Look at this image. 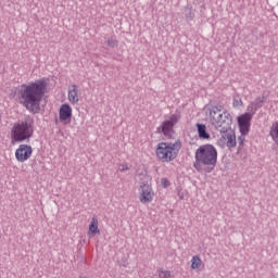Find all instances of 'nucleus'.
<instances>
[{"label": "nucleus", "mask_w": 278, "mask_h": 278, "mask_svg": "<svg viewBox=\"0 0 278 278\" xmlns=\"http://www.w3.org/2000/svg\"><path fill=\"white\" fill-rule=\"evenodd\" d=\"M48 88L49 83L47 78L22 84L17 88L18 102L31 114H38V112H40V103H42Z\"/></svg>", "instance_id": "f257e3e1"}, {"label": "nucleus", "mask_w": 278, "mask_h": 278, "mask_svg": "<svg viewBox=\"0 0 278 278\" xmlns=\"http://www.w3.org/2000/svg\"><path fill=\"white\" fill-rule=\"evenodd\" d=\"M193 167L198 173H212L218 162V150L206 143L195 150Z\"/></svg>", "instance_id": "f03ea898"}, {"label": "nucleus", "mask_w": 278, "mask_h": 278, "mask_svg": "<svg viewBox=\"0 0 278 278\" xmlns=\"http://www.w3.org/2000/svg\"><path fill=\"white\" fill-rule=\"evenodd\" d=\"M34 136V118L27 117L13 124L11 128V142H25Z\"/></svg>", "instance_id": "7ed1b4c3"}, {"label": "nucleus", "mask_w": 278, "mask_h": 278, "mask_svg": "<svg viewBox=\"0 0 278 278\" xmlns=\"http://www.w3.org/2000/svg\"><path fill=\"white\" fill-rule=\"evenodd\" d=\"M210 123L217 131H229L231 129V114L227 111H220L218 108L214 106L208 113Z\"/></svg>", "instance_id": "20e7f679"}, {"label": "nucleus", "mask_w": 278, "mask_h": 278, "mask_svg": "<svg viewBox=\"0 0 278 278\" xmlns=\"http://www.w3.org/2000/svg\"><path fill=\"white\" fill-rule=\"evenodd\" d=\"M181 151V141L176 142H160L156 147L155 153L160 162H173Z\"/></svg>", "instance_id": "39448f33"}, {"label": "nucleus", "mask_w": 278, "mask_h": 278, "mask_svg": "<svg viewBox=\"0 0 278 278\" xmlns=\"http://www.w3.org/2000/svg\"><path fill=\"white\" fill-rule=\"evenodd\" d=\"M181 121V113L172 114L169 119H165L161 124V131L166 138H173L175 136V126Z\"/></svg>", "instance_id": "423d86ee"}, {"label": "nucleus", "mask_w": 278, "mask_h": 278, "mask_svg": "<svg viewBox=\"0 0 278 278\" xmlns=\"http://www.w3.org/2000/svg\"><path fill=\"white\" fill-rule=\"evenodd\" d=\"M138 192L140 203H153V199H155V192H153V187L151 185L141 184Z\"/></svg>", "instance_id": "0eeeda50"}, {"label": "nucleus", "mask_w": 278, "mask_h": 278, "mask_svg": "<svg viewBox=\"0 0 278 278\" xmlns=\"http://www.w3.org/2000/svg\"><path fill=\"white\" fill-rule=\"evenodd\" d=\"M220 134L222 136L217 141L218 146L222 147V149H224V147H228V149H233V147H236V132L229 129L226 131H222Z\"/></svg>", "instance_id": "6e6552de"}, {"label": "nucleus", "mask_w": 278, "mask_h": 278, "mask_svg": "<svg viewBox=\"0 0 278 278\" xmlns=\"http://www.w3.org/2000/svg\"><path fill=\"white\" fill-rule=\"evenodd\" d=\"M34 153V148L27 143H22L18 146V148L15 150V160L18 162H27L31 157Z\"/></svg>", "instance_id": "1a4fd4ad"}, {"label": "nucleus", "mask_w": 278, "mask_h": 278, "mask_svg": "<svg viewBox=\"0 0 278 278\" xmlns=\"http://www.w3.org/2000/svg\"><path fill=\"white\" fill-rule=\"evenodd\" d=\"M251 121H253L251 113H244L237 118L241 136H247L251 131Z\"/></svg>", "instance_id": "9d476101"}, {"label": "nucleus", "mask_w": 278, "mask_h": 278, "mask_svg": "<svg viewBox=\"0 0 278 278\" xmlns=\"http://www.w3.org/2000/svg\"><path fill=\"white\" fill-rule=\"evenodd\" d=\"M59 121L63 125H71L73 121V108L68 103H64L59 109Z\"/></svg>", "instance_id": "9b49d317"}, {"label": "nucleus", "mask_w": 278, "mask_h": 278, "mask_svg": "<svg viewBox=\"0 0 278 278\" xmlns=\"http://www.w3.org/2000/svg\"><path fill=\"white\" fill-rule=\"evenodd\" d=\"M67 100L72 105H77L79 103V89L77 85H71L67 90Z\"/></svg>", "instance_id": "f8f14e48"}, {"label": "nucleus", "mask_w": 278, "mask_h": 278, "mask_svg": "<svg viewBox=\"0 0 278 278\" xmlns=\"http://www.w3.org/2000/svg\"><path fill=\"white\" fill-rule=\"evenodd\" d=\"M195 127L198 129V136L200 140H210V132H207V126H205V124L198 123Z\"/></svg>", "instance_id": "ddd939ff"}, {"label": "nucleus", "mask_w": 278, "mask_h": 278, "mask_svg": "<svg viewBox=\"0 0 278 278\" xmlns=\"http://www.w3.org/2000/svg\"><path fill=\"white\" fill-rule=\"evenodd\" d=\"M99 232V219L97 216H93L89 225L88 236H97Z\"/></svg>", "instance_id": "4468645a"}, {"label": "nucleus", "mask_w": 278, "mask_h": 278, "mask_svg": "<svg viewBox=\"0 0 278 278\" xmlns=\"http://www.w3.org/2000/svg\"><path fill=\"white\" fill-rule=\"evenodd\" d=\"M201 266H203V261L200 256L195 255L191 258V268L192 270H201Z\"/></svg>", "instance_id": "2eb2a0df"}, {"label": "nucleus", "mask_w": 278, "mask_h": 278, "mask_svg": "<svg viewBox=\"0 0 278 278\" xmlns=\"http://www.w3.org/2000/svg\"><path fill=\"white\" fill-rule=\"evenodd\" d=\"M269 136H271L273 140L278 139V122H276L271 125Z\"/></svg>", "instance_id": "dca6fc26"}, {"label": "nucleus", "mask_w": 278, "mask_h": 278, "mask_svg": "<svg viewBox=\"0 0 278 278\" xmlns=\"http://www.w3.org/2000/svg\"><path fill=\"white\" fill-rule=\"evenodd\" d=\"M118 173H127L129 170V164L127 163H122L117 166Z\"/></svg>", "instance_id": "f3484780"}, {"label": "nucleus", "mask_w": 278, "mask_h": 278, "mask_svg": "<svg viewBox=\"0 0 278 278\" xmlns=\"http://www.w3.org/2000/svg\"><path fill=\"white\" fill-rule=\"evenodd\" d=\"M159 278H173V274L168 270H159Z\"/></svg>", "instance_id": "a211bd4d"}, {"label": "nucleus", "mask_w": 278, "mask_h": 278, "mask_svg": "<svg viewBox=\"0 0 278 278\" xmlns=\"http://www.w3.org/2000/svg\"><path fill=\"white\" fill-rule=\"evenodd\" d=\"M161 186L162 188H168V186H170V181L167 178H162Z\"/></svg>", "instance_id": "6ab92c4d"}, {"label": "nucleus", "mask_w": 278, "mask_h": 278, "mask_svg": "<svg viewBox=\"0 0 278 278\" xmlns=\"http://www.w3.org/2000/svg\"><path fill=\"white\" fill-rule=\"evenodd\" d=\"M238 105H242V100H235L233 101V106L238 108Z\"/></svg>", "instance_id": "aec40b11"}, {"label": "nucleus", "mask_w": 278, "mask_h": 278, "mask_svg": "<svg viewBox=\"0 0 278 278\" xmlns=\"http://www.w3.org/2000/svg\"><path fill=\"white\" fill-rule=\"evenodd\" d=\"M116 45L115 41H109V47H114Z\"/></svg>", "instance_id": "412c9836"}]
</instances>
